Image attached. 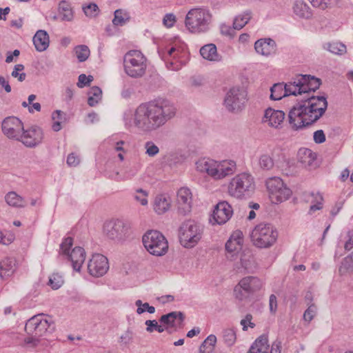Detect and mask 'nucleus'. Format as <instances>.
Returning <instances> with one entry per match:
<instances>
[{"mask_svg":"<svg viewBox=\"0 0 353 353\" xmlns=\"http://www.w3.org/2000/svg\"><path fill=\"white\" fill-rule=\"evenodd\" d=\"M176 108L165 98H158L140 104L135 110L133 125L143 132H151L174 117Z\"/></svg>","mask_w":353,"mask_h":353,"instance_id":"nucleus-1","label":"nucleus"},{"mask_svg":"<svg viewBox=\"0 0 353 353\" xmlns=\"http://www.w3.org/2000/svg\"><path fill=\"white\" fill-rule=\"evenodd\" d=\"M327 108V101L323 96L304 98L290 110L289 123L295 130L310 126L323 116Z\"/></svg>","mask_w":353,"mask_h":353,"instance_id":"nucleus-2","label":"nucleus"},{"mask_svg":"<svg viewBox=\"0 0 353 353\" xmlns=\"http://www.w3.org/2000/svg\"><path fill=\"white\" fill-rule=\"evenodd\" d=\"M196 170L207 173L216 180L232 175L236 170V163L232 160L216 161L210 159H201L196 162Z\"/></svg>","mask_w":353,"mask_h":353,"instance_id":"nucleus-3","label":"nucleus"},{"mask_svg":"<svg viewBox=\"0 0 353 353\" xmlns=\"http://www.w3.org/2000/svg\"><path fill=\"white\" fill-rule=\"evenodd\" d=\"M278 238V231L271 223L262 222L252 230L250 239L254 245L259 248L272 247Z\"/></svg>","mask_w":353,"mask_h":353,"instance_id":"nucleus-4","label":"nucleus"},{"mask_svg":"<svg viewBox=\"0 0 353 353\" xmlns=\"http://www.w3.org/2000/svg\"><path fill=\"white\" fill-rule=\"evenodd\" d=\"M254 177L249 173L242 172L236 174L230 181L228 188V194L236 199L250 196L254 191Z\"/></svg>","mask_w":353,"mask_h":353,"instance_id":"nucleus-5","label":"nucleus"},{"mask_svg":"<svg viewBox=\"0 0 353 353\" xmlns=\"http://www.w3.org/2000/svg\"><path fill=\"white\" fill-rule=\"evenodd\" d=\"M211 21L212 15L208 10L194 8L188 12L185 24L190 32L201 33L209 30Z\"/></svg>","mask_w":353,"mask_h":353,"instance_id":"nucleus-6","label":"nucleus"},{"mask_svg":"<svg viewBox=\"0 0 353 353\" xmlns=\"http://www.w3.org/2000/svg\"><path fill=\"white\" fill-rule=\"evenodd\" d=\"M203 232L202 225L191 219L185 221L179 229L181 244L185 248H193L201 240Z\"/></svg>","mask_w":353,"mask_h":353,"instance_id":"nucleus-7","label":"nucleus"},{"mask_svg":"<svg viewBox=\"0 0 353 353\" xmlns=\"http://www.w3.org/2000/svg\"><path fill=\"white\" fill-rule=\"evenodd\" d=\"M125 73L132 78H139L145 73L146 58L139 50H130L123 57Z\"/></svg>","mask_w":353,"mask_h":353,"instance_id":"nucleus-8","label":"nucleus"},{"mask_svg":"<svg viewBox=\"0 0 353 353\" xmlns=\"http://www.w3.org/2000/svg\"><path fill=\"white\" fill-rule=\"evenodd\" d=\"M143 244L147 251L157 256L165 254L168 243L165 237L157 230H149L142 237Z\"/></svg>","mask_w":353,"mask_h":353,"instance_id":"nucleus-9","label":"nucleus"},{"mask_svg":"<svg viewBox=\"0 0 353 353\" xmlns=\"http://www.w3.org/2000/svg\"><path fill=\"white\" fill-rule=\"evenodd\" d=\"M321 80L310 74H299L293 81H290L287 91L294 96L301 95L303 93L314 92L320 87Z\"/></svg>","mask_w":353,"mask_h":353,"instance_id":"nucleus-10","label":"nucleus"},{"mask_svg":"<svg viewBox=\"0 0 353 353\" xmlns=\"http://www.w3.org/2000/svg\"><path fill=\"white\" fill-rule=\"evenodd\" d=\"M54 330L52 321L43 313L30 318L25 326L27 334L35 336H42L46 332H52Z\"/></svg>","mask_w":353,"mask_h":353,"instance_id":"nucleus-11","label":"nucleus"},{"mask_svg":"<svg viewBox=\"0 0 353 353\" xmlns=\"http://www.w3.org/2000/svg\"><path fill=\"white\" fill-rule=\"evenodd\" d=\"M103 232L108 239L121 243L129 236L130 227L123 220L112 219L104 223Z\"/></svg>","mask_w":353,"mask_h":353,"instance_id":"nucleus-12","label":"nucleus"},{"mask_svg":"<svg viewBox=\"0 0 353 353\" xmlns=\"http://www.w3.org/2000/svg\"><path fill=\"white\" fill-rule=\"evenodd\" d=\"M266 187L271 201L274 203H281L290 198L292 191L279 177L270 178L266 181Z\"/></svg>","mask_w":353,"mask_h":353,"instance_id":"nucleus-13","label":"nucleus"},{"mask_svg":"<svg viewBox=\"0 0 353 353\" xmlns=\"http://www.w3.org/2000/svg\"><path fill=\"white\" fill-rule=\"evenodd\" d=\"M72 244V238H65L60 245V250L62 254L66 255L68 259L71 261L73 270L77 272H80L81 266L85 259V252L83 248L77 246L73 248L70 253L69 250Z\"/></svg>","mask_w":353,"mask_h":353,"instance_id":"nucleus-14","label":"nucleus"},{"mask_svg":"<svg viewBox=\"0 0 353 353\" xmlns=\"http://www.w3.org/2000/svg\"><path fill=\"white\" fill-rule=\"evenodd\" d=\"M246 101V92L240 88L233 87L226 93L224 105L229 112H238L244 108Z\"/></svg>","mask_w":353,"mask_h":353,"instance_id":"nucleus-15","label":"nucleus"},{"mask_svg":"<svg viewBox=\"0 0 353 353\" xmlns=\"http://www.w3.org/2000/svg\"><path fill=\"white\" fill-rule=\"evenodd\" d=\"M261 286L262 283L259 278L252 276L244 277L234 288L235 297L242 301L250 294L259 290Z\"/></svg>","mask_w":353,"mask_h":353,"instance_id":"nucleus-16","label":"nucleus"},{"mask_svg":"<svg viewBox=\"0 0 353 353\" xmlns=\"http://www.w3.org/2000/svg\"><path fill=\"white\" fill-rule=\"evenodd\" d=\"M1 129L3 134L8 139L18 141L23 130V125L19 118L8 117L3 121Z\"/></svg>","mask_w":353,"mask_h":353,"instance_id":"nucleus-17","label":"nucleus"},{"mask_svg":"<svg viewBox=\"0 0 353 353\" xmlns=\"http://www.w3.org/2000/svg\"><path fill=\"white\" fill-rule=\"evenodd\" d=\"M109 269L108 259L101 254H94L88 264V272L95 277L104 275Z\"/></svg>","mask_w":353,"mask_h":353,"instance_id":"nucleus-18","label":"nucleus"},{"mask_svg":"<svg viewBox=\"0 0 353 353\" xmlns=\"http://www.w3.org/2000/svg\"><path fill=\"white\" fill-rule=\"evenodd\" d=\"M43 133L38 126H32L29 129L22 131L21 137L18 141H21L26 147L34 148L41 143Z\"/></svg>","mask_w":353,"mask_h":353,"instance_id":"nucleus-19","label":"nucleus"},{"mask_svg":"<svg viewBox=\"0 0 353 353\" xmlns=\"http://www.w3.org/2000/svg\"><path fill=\"white\" fill-rule=\"evenodd\" d=\"M233 210L232 206L227 201L218 203L212 213V219L210 222L213 224H224L232 217Z\"/></svg>","mask_w":353,"mask_h":353,"instance_id":"nucleus-20","label":"nucleus"},{"mask_svg":"<svg viewBox=\"0 0 353 353\" xmlns=\"http://www.w3.org/2000/svg\"><path fill=\"white\" fill-rule=\"evenodd\" d=\"M178 211L180 214L185 215L190 212L192 208V194L187 188H181L177 192Z\"/></svg>","mask_w":353,"mask_h":353,"instance_id":"nucleus-21","label":"nucleus"},{"mask_svg":"<svg viewBox=\"0 0 353 353\" xmlns=\"http://www.w3.org/2000/svg\"><path fill=\"white\" fill-rule=\"evenodd\" d=\"M285 119V113L282 110H276L270 108L265 111L263 121L268 123L272 128H277L283 123Z\"/></svg>","mask_w":353,"mask_h":353,"instance_id":"nucleus-22","label":"nucleus"},{"mask_svg":"<svg viewBox=\"0 0 353 353\" xmlns=\"http://www.w3.org/2000/svg\"><path fill=\"white\" fill-rule=\"evenodd\" d=\"M254 48L257 53L263 56H270L276 52V43L272 39H261L254 43Z\"/></svg>","mask_w":353,"mask_h":353,"instance_id":"nucleus-23","label":"nucleus"},{"mask_svg":"<svg viewBox=\"0 0 353 353\" xmlns=\"http://www.w3.org/2000/svg\"><path fill=\"white\" fill-rule=\"evenodd\" d=\"M316 159V153L307 148H301L298 152L299 162L305 168H312L314 167Z\"/></svg>","mask_w":353,"mask_h":353,"instance_id":"nucleus-24","label":"nucleus"},{"mask_svg":"<svg viewBox=\"0 0 353 353\" xmlns=\"http://www.w3.org/2000/svg\"><path fill=\"white\" fill-rule=\"evenodd\" d=\"M200 54L202 57L208 61L219 62L221 61L222 57L217 52L215 44L208 43L202 46L200 49Z\"/></svg>","mask_w":353,"mask_h":353,"instance_id":"nucleus-25","label":"nucleus"},{"mask_svg":"<svg viewBox=\"0 0 353 353\" xmlns=\"http://www.w3.org/2000/svg\"><path fill=\"white\" fill-rule=\"evenodd\" d=\"M32 40L36 50L39 52L45 51L49 46V35L45 30H38L33 37Z\"/></svg>","mask_w":353,"mask_h":353,"instance_id":"nucleus-26","label":"nucleus"},{"mask_svg":"<svg viewBox=\"0 0 353 353\" xmlns=\"http://www.w3.org/2000/svg\"><path fill=\"white\" fill-rule=\"evenodd\" d=\"M241 232H234L225 243V250L228 252L234 255L241 249L243 239Z\"/></svg>","mask_w":353,"mask_h":353,"instance_id":"nucleus-27","label":"nucleus"},{"mask_svg":"<svg viewBox=\"0 0 353 353\" xmlns=\"http://www.w3.org/2000/svg\"><path fill=\"white\" fill-rule=\"evenodd\" d=\"M16 261L12 258H6L0 262V276L6 279L12 276L16 269Z\"/></svg>","mask_w":353,"mask_h":353,"instance_id":"nucleus-28","label":"nucleus"},{"mask_svg":"<svg viewBox=\"0 0 353 353\" xmlns=\"http://www.w3.org/2000/svg\"><path fill=\"white\" fill-rule=\"evenodd\" d=\"M171 206V201L168 196L159 194L155 197L154 201V210L158 214H163L168 212Z\"/></svg>","mask_w":353,"mask_h":353,"instance_id":"nucleus-29","label":"nucleus"},{"mask_svg":"<svg viewBox=\"0 0 353 353\" xmlns=\"http://www.w3.org/2000/svg\"><path fill=\"white\" fill-rule=\"evenodd\" d=\"M292 9L294 13L300 18L310 19L312 16L311 9L303 0H295Z\"/></svg>","mask_w":353,"mask_h":353,"instance_id":"nucleus-30","label":"nucleus"},{"mask_svg":"<svg viewBox=\"0 0 353 353\" xmlns=\"http://www.w3.org/2000/svg\"><path fill=\"white\" fill-rule=\"evenodd\" d=\"M269 347L268 336L263 334L254 341L248 352L250 353H268Z\"/></svg>","mask_w":353,"mask_h":353,"instance_id":"nucleus-31","label":"nucleus"},{"mask_svg":"<svg viewBox=\"0 0 353 353\" xmlns=\"http://www.w3.org/2000/svg\"><path fill=\"white\" fill-rule=\"evenodd\" d=\"M289 84L290 82L284 85L283 83H275L270 88V99L274 101H277L281 99L283 97L294 95L292 93H290L287 91V87Z\"/></svg>","mask_w":353,"mask_h":353,"instance_id":"nucleus-32","label":"nucleus"},{"mask_svg":"<svg viewBox=\"0 0 353 353\" xmlns=\"http://www.w3.org/2000/svg\"><path fill=\"white\" fill-rule=\"evenodd\" d=\"M177 318H179L180 323H182L184 321L185 316L181 312H172L161 316L159 321L161 323L167 325L168 327H173Z\"/></svg>","mask_w":353,"mask_h":353,"instance_id":"nucleus-33","label":"nucleus"},{"mask_svg":"<svg viewBox=\"0 0 353 353\" xmlns=\"http://www.w3.org/2000/svg\"><path fill=\"white\" fill-rule=\"evenodd\" d=\"M59 12L61 21H71L74 15L70 4L65 1H61L59 4Z\"/></svg>","mask_w":353,"mask_h":353,"instance_id":"nucleus-34","label":"nucleus"},{"mask_svg":"<svg viewBox=\"0 0 353 353\" xmlns=\"http://www.w3.org/2000/svg\"><path fill=\"white\" fill-rule=\"evenodd\" d=\"M5 200L10 206L15 208H23L26 206L24 199L15 192H8L5 196Z\"/></svg>","mask_w":353,"mask_h":353,"instance_id":"nucleus-35","label":"nucleus"},{"mask_svg":"<svg viewBox=\"0 0 353 353\" xmlns=\"http://www.w3.org/2000/svg\"><path fill=\"white\" fill-rule=\"evenodd\" d=\"M252 12L247 10L239 15H237L233 21V26L234 29H242L251 19Z\"/></svg>","mask_w":353,"mask_h":353,"instance_id":"nucleus-36","label":"nucleus"},{"mask_svg":"<svg viewBox=\"0 0 353 353\" xmlns=\"http://www.w3.org/2000/svg\"><path fill=\"white\" fill-rule=\"evenodd\" d=\"M216 343V337L214 334L209 335L199 347L200 353H211Z\"/></svg>","mask_w":353,"mask_h":353,"instance_id":"nucleus-37","label":"nucleus"},{"mask_svg":"<svg viewBox=\"0 0 353 353\" xmlns=\"http://www.w3.org/2000/svg\"><path fill=\"white\" fill-rule=\"evenodd\" d=\"M258 165L263 170H270L274 165L272 157L268 154H261L259 157Z\"/></svg>","mask_w":353,"mask_h":353,"instance_id":"nucleus-38","label":"nucleus"},{"mask_svg":"<svg viewBox=\"0 0 353 353\" xmlns=\"http://www.w3.org/2000/svg\"><path fill=\"white\" fill-rule=\"evenodd\" d=\"M164 159L170 166H176L185 161V156L178 152H170L165 156Z\"/></svg>","mask_w":353,"mask_h":353,"instance_id":"nucleus-39","label":"nucleus"},{"mask_svg":"<svg viewBox=\"0 0 353 353\" xmlns=\"http://www.w3.org/2000/svg\"><path fill=\"white\" fill-rule=\"evenodd\" d=\"M324 48L330 52L338 55L344 54L347 52L345 45L341 42L327 43L324 46Z\"/></svg>","mask_w":353,"mask_h":353,"instance_id":"nucleus-40","label":"nucleus"},{"mask_svg":"<svg viewBox=\"0 0 353 353\" xmlns=\"http://www.w3.org/2000/svg\"><path fill=\"white\" fill-rule=\"evenodd\" d=\"M223 339L225 344L228 346H232L236 340V332L234 329L228 328L223 332Z\"/></svg>","mask_w":353,"mask_h":353,"instance_id":"nucleus-41","label":"nucleus"},{"mask_svg":"<svg viewBox=\"0 0 353 353\" xmlns=\"http://www.w3.org/2000/svg\"><path fill=\"white\" fill-rule=\"evenodd\" d=\"M130 17L127 12L119 9L114 12V17L112 23L115 26H123L129 20Z\"/></svg>","mask_w":353,"mask_h":353,"instance_id":"nucleus-42","label":"nucleus"},{"mask_svg":"<svg viewBox=\"0 0 353 353\" xmlns=\"http://www.w3.org/2000/svg\"><path fill=\"white\" fill-rule=\"evenodd\" d=\"M353 270V252L348 256L345 257L339 267V271L341 274H345L348 272Z\"/></svg>","mask_w":353,"mask_h":353,"instance_id":"nucleus-43","label":"nucleus"},{"mask_svg":"<svg viewBox=\"0 0 353 353\" xmlns=\"http://www.w3.org/2000/svg\"><path fill=\"white\" fill-rule=\"evenodd\" d=\"M74 52L79 62L87 60L90 53L88 47L85 45L77 46L74 48Z\"/></svg>","mask_w":353,"mask_h":353,"instance_id":"nucleus-44","label":"nucleus"},{"mask_svg":"<svg viewBox=\"0 0 353 353\" xmlns=\"http://www.w3.org/2000/svg\"><path fill=\"white\" fill-rule=\"evenodd\" d=\"M64 283L63 276L59 273H53L49 278L48 285L54 290L59 289Z\"/></svg>","mask_w":353,"mask_h":353,"instance_id":"nucleus-45","label":"nucleus"},{"mask_svg":"<svg viewBox=\"0 0 353 353\" xmlns=\"http://www.w3.org/2000/svg\"><path fill=\"white\" fill-rule=\"evenodd\" d=\"M135 305L137 306V312L139 314H141L145 311L150 314H153L155 312L154 307L150 306L148 303H143L141 300L136 301Z\"/></svg>","mask_w":353,"mask_h":353,"instance_id":"nucleus-46","label":"nucleus"},{"mask_svg":"<svg viewBox=\"0 0 353 353\" xmlns=\"http://www.w3.org/2000/svg\"><path fill=\"white\" fill-rule=\"evenodd\" d=\"M148 193L145 190L139 188L136 190V193L134 196V199L139 202L142 205H146L148 204Z\"/></svg>","mask_w":353,"mask_h":353,"instance_id":"nucleus-47","label":"nucleus"},{"mask_svg":"<svg viewBox=\"0 0 353 353\" xmlns=\"http://www.w3.org/2000/svg\"><path fill=\"white\" fill-rule=\"evenodd\" d=\"M83 10L87 17H92L98 14L99 9L98 6L94 3H91L83 7Z\"/></svg>","mask_w":353,"mask_h":353,"instance_id":"nucleus-48","label":"nucleus"},{"mask_svg":"<svg viewBox=\"0 0 353 353\" xmlns=\"http://www.w3.org/2000/svg\"><path fill=\"white\" fill-rule=\"evenodd\" d=\"M23 70L24 65L23 64H17L14 65L11 75L14 78H17L19 81L22 82L26 79V74L24 72L19 73V72H21Z\"/></svg>","mask_w":353,"mask_h":353,"instance_id":"nucleus-49","label":"nucleus"},{"mask_svg":"<svg viewBox=\"0 0 353 353\" xmlns=\"http://www.w3.org/2000/svg\"><path fill=\"white\" fill-rule=\"evenodd\" d=\"M145 154L149 157H154L159 152V149L152 141H147L145 143Z\"/></svg>","mask_w":353,"mask_h":353,"instance_id":"nucleus-50","label":"nucleus"},{"mask_svg":"<svg viewBox=\"0 0 353 353\" xmlns=\"http://www.w3.org/2000/svg\"><path fill=\"white\" fill-rule=\"evenodd\" d=\"M312 196L314 197V201L316 202V203L311 205L309 212L310 214L315 212L316 210H319L322 208V201L323 200V196L319 193L316 194V195H314V193H312Z\"/></svg>","mask_w":353,"mask_h":353,"instance_id":"nucleus-51","label":"nucleus"},{"mask_svg":"<svg viewBox=\"0 0 353 353\" xmlns=\"http://www.w3.org/2000/svg\"><path fill=\"white\" fill-rule=\"evenodd\" d=\"M93 81V77L91 75L86 76L85 74H81L79 76L77 86L82 88L85 86L90 85V83Z\"/></svg>","mask_w":353,"mask_h":353,"instance_id":"nucleus-52","label":"nucleus"},{"mask_svg":"<svg viewBox=\"0 0 353 353\" xmlns=\"http://www.w3.org/2000/svg\"><path fill=\"white\" fill-rule=\"evenodd\" d=\"M253 317L251 314H247L244 319L241 320L240 324L242 325L243 331H247L248 327L254 328L255 323L252 322Z\"/></svg>","mask_w":353,"mask_h":353,"instance_id":"nucleus-53","label":"nucleus"},{"mask_svg":"<svg viewBox=\"0 0 353 353\" xmlns=\"http://www.w3.org/2000/svg\"><path fill=\"white\" fill-rule=\"evenodd\" d=\"M316 313V307L314 304H311L303 314V319L305 321L310 322Z\"/></svg>","mask_w":353,"mask_h":353,"instance_id":"nucleus-54","label":"nucleus"},{"mask_svg":"<svg viewBox=\"0 0 353 353\" xmlns=\"http://www.w3.org/2000/svg\"><path fill=\"white\" fill-rule=\"evenodd\" d=\"M133 333L131 330H126L119 338V342L123 345H127L132 343Z\"/></svg>","mask_w":353,"mask_h":353,"instance_id":"nucleus-55","label":"nucleus"},{"mask_svg":"<svg viewBox=\"0 0 353 353\" xmlns=\"http://www.w3.org/2000/svg\"><path fill=\"white\" fill-rule=\"evenodd\" d=\"M80 163L79 157L74 153H70L67 158V164L72 167H75Z\"/></svg>","mask_w":353,"mask_h":353,"instance_id":"nucleus-56","label":"nucleus"},{"mask_svg":"<svg viewBox=\"0 0 353 353\" xmlns=\"http://www.w3.org/2000/svg\"><path fill=\"white\" fill-rule=\"evenodd\" d=\"M314 141L316 143L320 144L325 141V135L322 130H319L314 132L313 136Z\"/></svg>","mask_w":353,"mask_h":353,"instance_id":"nucleus-57","label":"nucleus"},{"mask_svg":"<svg viewBox=\"0 0 353 353\" xmlns=\"http://www.w3.org/2000/svg\"><path fill=\"white\" fill-rule=\"evenodd\" d=\"M313 7L324 10L328 7L326 0H309Z\"/></svg>","mask_w":353,"mask_h":353,"instance_id":"nucleus-58","label":"nucleus"},{"mask_svg":"<svg viewBox=\"0 0 353 353\" xmlns=\"http://www.w3.org/2000/svg\"><path fill=\"white\" fill-rule=\"evenodd\" d=\"M270 311L272 314H275L277 310V299L274 294H271L269 299Z\"/></svg>","mask_w":353,"mask_h":353,"instance_id":"nucleus-59","label":"nucleus"},{"mask_svg":"<svg viewBox=\"0 0 353 353\" xmlns=\"http://www.w3.org/2000/svg\"><path fill=\"white\" fill-rule=\"evenodd\" d=\"M53 121H59L61 122L65 121V113L61 110H56L52 114Z\"/></svg>","mask_w":353,"mask_h":353,"instance_id":"nucleus-60","label":"nucleus"},{"mask_svg":"<svg viewBox=\"0 0 353 353\" xmlns=\"http://www.w3.org/2000/svg\"><path fill=\"white\" fill-rule=\"evenodd\" d=\"M88 95L93 96V97L97 98L99 100L101 99L102 90L100 88L97 86H94L91 88L90 90L88 92Z\"/></svg>","mask_w":353,"mask_h":353,"instance_id":"nucleus-61","label":"nucleus"},{"mask_svg":"<svg viewBox=\"0 0 353 353\" xmlns=\"http://www.w3.org/2000/svg\"><path fill=\"white\" fill-rule=\"evenodd\" d=\"M347 240L344 248L346 250H350L353 248V230L349 231L347 234Z\"/></svg>","mask_w":353,"mask_h":353,"instance_id":"nucleus-62","label":"nucleus"},{"mask_svg":"<svg viewBox=\"0 0 353 353\" xmlns=\"http://www.w3.org/2000/svg\"><path fill=\"white\" fill-rule=\"evenodd\" d=\"M175 21V16L172 14H167L163 18V23L167 27H172Z\"/></svg>","mask_w":353,"mask_h":353,"instance_id":"nucleus-63","label":"nucleus"},{"mask_svg":"<svg viewBox=\"0 0 353 353\" xmlns=\"http://www.w3.org/2000/svg\"><path fill=\"white\" fill-rule=\"evenodd\" d=\"M281 341L276 339L271 346L270 353H281Z\"/></svg>","mask_w":353,"mask_h":353,"instance_id":"nucleus-64","label":"nucleus"}]
</instances>
